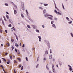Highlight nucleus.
Listing matches in <instances>:
<instances>
[{
	"mask_svg": "<svg viewBox=\"0 0 73 73\" xmlns=\"http://www.w3.org/2000/svg\"><path fill=\"white\" fill-rule=\"evenodd\" d=\"M44 16H45V17H47V16H50V17H53V16H52L51 15H48V14L47 13H46V14L44 15Z\"/></svg>",
	"mask_w": 73,
	"mask_h": 73,
	"instance_id": "nucleus-1",
	"label": "nucleus"
},
{
	"mask_svg": "<svg viewBox=\"0 0 73 73\" xmlns=\"http://www.w3.org/2000/svg\"><path fill=\"white\" fill-rule=\"evenodd\" d=\"M54 12H55V13H56V14H58H58L59 15H61V13H59V12H57V11H56V10H54Z\"/></svg>",
	"mask_w": 73,
	"mask_h": 73,
	"instance_id": "nucleus-2",
	"label": "nucleus"
},
{
	"mask_svg": "<svg viewBox=\"0 0 73 73\" xmlns=\"http://www.w3.org/2000/svg\"><path fill=\"white\" fill-rule=\"evenodd\" d=\"M68 66H69V67L70 68H69V70H70V71H72V67H71V66L68 65Z\"/></svg>",
	"mask_w": 73,
	"mask_h": 73,
	"instance_id": "nucleus-3",
	"label": "nucleus"
},
{
	"mask_svg": "<svg viewBox=\"0 0 73 73\" xmlns=\"http://www.w3.org/2000/svg\"><path fill=\"white\" fill-rule=\"evenodd\" d=\"M52 27H53L55 29L56 28V25H55V24H53L52 25Z\"/></svg>",
	"mask_w": 73,
	"mask_h": 73,
	"instance_id": "nucleus-4",
	"label": "nucleus"
},
{
	"mask_svg": "<svg viewBox=\"0 0 73 73\" xmlns=\"http://www.w3.org/2000/svg\"><path fill=\"white\" fill-rule=\"evenodd\" d=\"M14 35L16 37V38H17V39L18 40V37H17V36L15 34V33H14Z\"/></svg>",
	"mask_w": 73,
	"mask_h": 73,
	"instance_id": "nucleus-5",
	"label": "nucleus"
},
{
	"mask_svg": "<svg viewBox=\"0 0 73 73\" xmlns=\"http://www.w3.org/2000/svg\"><path fill=\"white\" fill-rule=\"evenodd\" d=\"M14 7L15 8V9H17V7L16 5H14Z\"/></svg>",
	"mask_w": 73,
	"mask_h": 73,
	"instance_id": "nucleus-6",
	"label": "nucleus"
},
{
	"mask_svg": "<svg viewBox=\"0 0 73 73\" xmlns=\"http://www.w3.org/2000/svg\"><path fill=\"white\" fill-rule=\"evenodd\" d=\"M48 19L51 20H53L52 18L51 17H48Z\"/></svg>",
	"mask_w": 73,
	"mask_h": 73,
	"instance_id": "nucleus-7",
	"label": "nucleus"
},
{
	"mask_svg": "<svg viewBox=\"0 0 73 73\" xmlns=\"http://www.w3.org/2000/svg\"><path fill=\"white\" fill-rule=\"evenodd\" d=\"M17 53L18 54H20V52L19 51V50H17Z\"/></svg>",
	"mask_w": 73,
	"mask_h": 73,
	"instance_id": "nucleus-8",
	"label": "nucleus"
},
{
	"mask_svg": "<svg viewBox=\"0 0 73 73\" xmlns=\"http://www.w3.org/2000/svg\"><path fill=\"white\" fill-rule=\"evenodd\" d=\"M52 55H50V56H49V58H50V59H52Z\"/></svg>",
	"mask_w": 73,
	"mask_h": 73,
	"instance_id": "nucleus-9",
	"label": "nucleus"
},
{
	"mask_svg": "<svg viewBox=\"0 0 73 73\" xmlns=\"http://www.w3.org/2000/svg\"><path fill=\"white\" fill-rule=\"evenodd\" d=\"M15 46L16 47L19 46V45H18L17 44V43H15Z\"/></svg>",
	"mask_w": 73,
	"mask_h": 73,
	"instance_id": "nucleus-10",
	"label": "nucleus"
},
{
	"mask_svg": "<svg viewBox=\"0 0 73 73\" xmlns=\"http://www.w3.org/2000/svg\"><path fill=\"white\" fill-rule=\"evenodd\" d=\"M14 13L15 14H16L17 13V11L16 10H14Z\"/></svg>",
	"mask_w": 73,
	"mask_h": 73,
	"instance_id": "nucleus-11",
	"label": "nucleus"
},
{
	"mask_svg": "<svg viewBox=\"0 0 73 73\" xmlns=\"http://www.w3.org/2000/svg\"><path fill=\"white\" fill-rule=\"evenodd\" d=\"M46 12V10H44L43 11V14H44Z\"/></svg>",
	"mask_w": 73,
	"mask_h": 73,
	"instance_id": "nucleus-12",
	"label": "nucleus"
},
{
	"mask_svg": "<svg viewBox=\"0 0 73 73\" xmlns=\"http://www.w3.org/2000/svg\"><path fill=\"white\" fill-rule=\"evenodd\" d=\"M2 69H3V71H4V73H7L5 71V70H4V68H2Z\"/></svg>",
	"mask_w": 73,
	"mask_h": 73,
	"instance_id": "nucleus-13",
	"label": "nucleus"
},
{
	"mask_svg": "<svg viewBox=\"0 0 73 73\" xmlns=\"http://www.w3.org/2000/svg\"><path fill=\"white\" fill-rule=\"evenodd\" d=\"M10 62V60H9L8 62H7V64H9V62Z\"/></svg>",
	"mask_w": 73,
	"mask_h": 73,
	"instance_id": "nucleus-14",
	"label": "nucleus"
},
{
	"mask_svg": "<svg viewBox=\"0 0 73 73\" xmlns=\"http://www.w3.org/2000/svg\"><path fill=\"white\" fill-rule=\"evenodd\" d=\"M55 8H56V9L58 10V11L59 9H58V8L57 7H56V6H55Z\"/></svg>",
	"mask_w": 73,
	"mask_h": 73,
	"instance_id": "nucleus-15",
	"label": "nucleus"
},
{
	"mask_svg": "<svg viewBox=\"0 0 73 73\" xmlns=\"http://www.w3.org/2000/svg\"><path fill=\"white\" fill-rule=\"evenodd\" d=\"M17 59L18 60H19V62H21V60L20 58H17Z\"/></svg>",
	"mask_w": 73,
	"mask_h": 73,
	"instance_id": "nucleus-16",
	"label": "nucleus"
},
{
	"mask_svg": "<svg viewBox=\"0 0 73 73\" xmlns=\"http://www.w3.org/2000/svg\"><path fill=\"white\" fill-rule=\"evenodd\" d=\"M2 59L4 61V62H6V60L5 59V58H2Z\"/></svg>",
	"mask_w": 73,
	"mask_h": 73,
	"instance_id": "nucleus-17",
	"label": "nucleus"
},
{
	"mask_svg": "<svg viewBox=\"0 0 73 73\" xmlns=\"http://www.w3.org/2000/svg\"><path fill=\"white\" fill-rule=\"evenodd\" d=\"M45 54H48V51H47V50H46V51H45Z\"/></svg>",
	"mask_w": 73,
	"mask_h": 73,
	"instance_id": "nucleus-18",
	"label": "nucleus"
},
{
	"mask_svg": "<svg viewBox=\"0 0 73 73\" xmlns=\"http://www.w3.org/2000/svg\"><path fill=\"white\" fill-rule=\"evenodd\" d=\"M27 27H28V28H29V29H31V27H30V26H29V25H28Z\"/></svg>",
	"mask_w": 73,
	"mask_h": 73,
	"instance_id": "nucleus-19",
	"label": "nucleus"
},
{
	"mask_svg": "<svg viewBox=\"0 0 73 73\" xmlns=\"http://www.w3.org/2000/svg\"><path fill=\"white\" fill-rule=\"evenodd\" d=\"M6 45H7V46H9V43H6Z\"/></svg>",
	"mask_w": 73,
	"mask_h": 73,
	"instance_id": "nucleus-20",
	"label": "nucleus"
},
{
	"mask_svg": "<svg viewBox=\"0 0 73 73\" xmlns=\"http://www.w3.org/2000/svg\"><path fill=\"white\" fill-rule=\"evenodd\" d=\"M66 19L68 20V21H69V18H68V17H66Z\"/></svg>",
	"mask_w": 73,
	"mask_h": 73,
	"instance_id": "nucleus-21",
	"label": "nucleus"
},
{
	"mask_svg": "<svg viewBox=\"0 0 73 73\" xmlns=\"http://www.w3.org/2000/svg\"><path fill=\"white\" fill-rule=\"evenodd\" d=\"M3 18H4V20H5V21H7L6 19L5 18V16H3Z\"/></svg>",
	"mask_w": 73,
	"mask_h": 73,
	"instance_id": "nucleus-22",
	"label": "nucleus"
},
{
	"mask_svg": "<svg viewBox=\"0 0 73 73\" xmlns=\"http://www.w3.org/2000/svg\"><path fill=\"white\" fill-rule=\"evenodd\" d=\"M6 17H7V19H9V16L8 15H6Z\"/></svg>",
	"mask_w": 73,
	"mask_h": 73,
	"instance_id": "nucleus-23",
	"label": "nucleus"
},
{
	"mask_svg": "<svg viewBox=\"0 0 73 73\" xmlns=\"http://www.w3.org/2000/svg\"><path fill=\"white\" fill-rule=\"evenodd\" d=\"M8 26H9V27H11V24H9V25Z\"/></svg>",
	"mask_w": 73,
	"mask_h": 73,
	"instance_id": "nucleus-24",
	"label": "nucleus"
},
{
	"mask_svg": "<svg viewBox=\"0 0 73 73\" xmlns=\"http://www.w3.org/2000/svg\"><path fill=\"white\" fill-rule=\"evenodd\" d=\"M48 64H47V65L46 66V68L48 70H49V68L47 67Z\"/></svg>",
	"mask_w": 73,
	"mask_h": 73,
	"instance_id": "nucleus-25",
	"label": "nucleus"
},
{
	"mask_svg": "<svg viewBox=\"0 0 73 73\" xmlns=\"http://www.w3.org/2000/svg\"><path fill=\"white\" fill-rule=\"evenodd\" d=\"M21 16H22V17H23V18L24 17V16L23 15V14H21Z\"/></svg>",
	"mask_w": 73,
	"mask_h": 73,
	"instance_id": "nucleus-26",
	"label": "nucleus"
},
{
	"mask_svg": "<svg viewBox=\"0 0 73 73\" xmlns=\"http://www.w3.org/2000/svg\"><path fill=\"white\" fill-rule=\"evenodd\" d=\"M70 35L71 36H72V37H73V34H72V33H70Z\"/></svg>",
	"mask_w": 73,
	"mask_h": 73,
	"instance_id": "nucleus-27",
	"label": "nucleus"
},
{
	"mask_svg": "<svg viewBox=\"0 0 73 73\" xmlns=\"http://www.w3.org/2000/svg\"><path fill=\"white\" fill-rule=\"evenodd\" d=\"M39 40L40 41H41V38H39Z\"/></svg>",
	"mask_w": 73,
	"mask_h": 73,
	"instance_id": "nucleus-28",
	"label": "nucleus"
},
{
	"mask_svg": "<svg viewBox=\"0 0 73 73\" xmlns=\"http://www.w3.org/2000/svg\"><path fill=\"white\" fill-rule=\"evenodd\" d=\"M36 32H37V33H39V30H38L37 29L36 30Z\"/></svg>",
	"mask_w": 73,
	"mask_h": 73,
	"instance_id": "nucleus-29",
	"label": "nucleus"
},
{
	"mask_svg": "<svg viewBox=\"0 0 73 73\" xmlns=\"http://www.w3.org/2000/svg\"><path fill=\"white\" fill-rule=\"evenodd\" d=\"M14 61L15 62H15V63H17V60H15Z\"/></svg>",
	"mask_w": 73,
	"mask_h": 73,
	"instance_id": "nucleus-30",
	"label": "nucleus"
},
{
	"mask_svg": "<svg viewBox=\"0 0 73 73\" xmlns=\"http://www.w3.org/2000/svg\"><path fill=\"white\" fill-rule=\"evenodd\" d=\"M5 5L6 6H8V4L7 3H5Z\"/></svg>",
	"mask_w": 73,
	"mask_h": 73,
	"instance_id": "nucleus-31",
	"label": "nucleus"
},
{
	"mask_svg": "<svg viewBox=\"0 0 73 73\" xmlns=\"http://www.w3.org/2000/svg\"><path fill=\"white\" fill-rule=\"evenodd\" d=\"M11 40L12 42H13L14 41V40L12 39V38L11 39Z\"/></svg>",
	"mask_w": 73,
	"mask_h": 73,
	"instance_id": "nucleus-32",
	"label": "nucleus"
},
{
	"mask_svg": "<svg viewBox=\"0 0 73 73\" xmlns=\"http://www.w3.org/2000/svg\"><path fill=\"white\" fill-rule=\"evenodd\" d=\"M44 5L45 6H47L48 5V4H44Z\"/></svg>",
	"mask_w": 73,
	"mask_h": 73,
	"instance_id": "nucleus-33",
	"label": "nucleus"
},
{
	"mask_svg": "<svg viewBox=\"0 0 73 73\" xmlns=\"http://www.w3.org/2000/svg\"><path fill=\"white\" fill-rule=\"evenodd\" d=\"M9 57H10V59H11V60H12V56H9Z\"/></svg>",
	"mask_w": 73,
	"mask_h": 73,
	"instance_id": "nucleus-34",
	"label": "nucleus"
},
{
	"mask_svg": "<svg viewBox=\"0 0 73 73\" xmlns=\"http://www.w3.org/2000/svg\"><path fill=\"white\" fill-rule=\"evenodd\" d=\"M54 22V21H52L51 22V24H52L53 23V22Z\"/></svg>",
	"mask_w": 73,
	"mask_h": 73,
	"instance_id": "nucleus-35",
	"label": "nucleus"
},
{
	"mask_svg": "<svg viewBox=\"0 0 73 73\" xmlns=\"http://www.w3.org/2000/svg\"><path fill=\"white\" fill-rule=\"evenodd\" d=\"M23 66H22V67H21V70H23Z\"/></svg>",
	"mask_w": 73,
	"mask_h": 73,
	"instance_id": "nucleus-36",
	"label": "nucleus"
},
{
	"mask_svg": "<svg viewBox=\"0 0 73 73\" xmlns=\"http://www.w3.org/2000/svg\"><path fill=\"white\" fill-rule=\"evenodd\" d=\"M52 49L50 50V53H52Z\"/></svg>",
	"mask_w": 73,
	"mask_h": 73,
	"instance_id": "nucleus-37",
	"label": "nucleus"
},
{
	"mask_svg": "<svg viewBox=\"0 0 73 73\" xmlns=\"http://www.w3.org/2000/svg\"><path fill=\"white\" fill-rule=\"evenodd\" d=\"M13 30H14V31H15V28H14V27H13Z\"/></svg>",
	"mask_w": 73,
	"mask_h": 73,
	"instance_id": "nucleus-38",
	"label": "nucleus"
},
{
	"mask_svg": "<svg viewBox=\"0 0 73 73\" xmlns=\"http://www.w3.org/2000/svg\"><path fill=\"white\" fill-rule=\"evenodd\" d=\"M21 66H22V65H21V64H20V65H19V68H20L21 67Z\"/></svg>",
	"mask_w": 73,
	"mask_h": 73,
	"instance_id": "nucleus-39",
	"label": "nucleus"
},
{
	"mask_svg": "<svg viewBox=\"0 0 73 73\" xmlns=\"http://www.w3.org/2000/svg\"><path fill=\"white\" fill-rule=\"evenodd\" d=\"M14 73H16V71H15V69L14 70Z\"/></svg>",
	"mask_w": 73,
	"mask_h": 73,
	"instance_id": "nucleus-40",
	"label": "nucleus"
},
{
	"mask_svg": "<svg viewBox=\"0 0 73 73\" xmlns=\"http://www.w3.org/2000/svg\"><path fill=\"white\" fill-rule=\"evenodd\" d=\"M26 12L27 14H28V12L27 11V10H26Z\"/></svg>",
	"mask_w": 73,
	"mask_h": 73,
	"instance_id": "nucleus-41",
	"label": "nucleus"
},
{
	"mask_svg": "<svg viewBox=\"0 0 73 73\" xmlns=\"http://www.w3.org/2000/svg\"><path fill=\"white\" fill-rule=\"evenodd\" d=\"M26 61H28V58L27 57H26Z\"/></svg>",
	"mask_w": 73,
	"mask_h": 73,
	"instance_id": "nucleus-42",
	"label": "nucleus"
},
{
	"mask_svg": "<svg viewBox=\"0 0 73 73\" xmlns=\"http://www.w3.org/2000/svg\"><path fill=\"white\" fill-rule=\"evenodd\" d=\"M53 72H55V70H54V69H53Z\"/></svg>",
	"mask_w": 73,
	"mask_h": 73,
	"instance_id": "nucleus-43",
	"label": "nucleus"
},
{
	"mask_svg": "<svg viewBox=\"0 0 73 73\" xmlns=\"http://www.w3.org/2000/svg\"><path fill=\"white\" fill-rule=\"evenodd\" d=\"M11 48H12V50H13V49H14V47L12 46Z\"/></svg>",
	"mask_w": 73,
	"mask_h": 73,
	"instance_id": "nucleus-44",
	"label": "nucleus"
},
{
	"mask_svg": "<svg viewBox=\"0 0 73 73\" xmlns=\"http://www.w3.org/2000/svg\"><path fill=\"white\" fill-rule=\"evenodd\" d=\"M42 27L43 28H44V25H42Z\"/></svg>",
	"mask_w": 73,
	"mask_h": 73,
	"instance_id": "nucleus-45",
	"label": "nucleus"
},
{
	"mask_svg": "<svg viewBox=\"0 0 73 73\" xmlns=\"http://www.w3.org/2000/svg\"><path fill=\"white\" fill-rule=\"evenodd\" d=\"M38 66V64H37V66H36V68H37Z\"/></svg>",
	"mask_w": 73,
	"mask_h": 73,
	"instance_id": "nucleus-46",
	"label": "nucleus"
},
{
	"mask_svg": "<svg viewBox=\"0 0 73 73\" xmlns=\"http://www.w3.org/2000/svg\"><path fill=\"white\" fill-rule=\"evenodd\" d=\"M62 6L63 7V9H64V5H63V4H62Z\"/></svg>",
	"mask_w": 73,
	"mask_h": 73,
	"instance_id": "nucleus-47",
	"label": "nucleus"
},
{
	"mask_svg": "<svg viewBox=\"0 0 73 73\" xmlns=\"http://www.w3.org/2000/svg\"><path fill=\"white\" fill-rule=\"evenodd\" d=\"M68 23L70 24H71L72 23V21H71L70 22H69Z\"/></svg>",
	"mask_w": 73,
	"mask_h": 73,
	"instance_id": "nucleus-48",
	"label": "nucleus"
},
{
	"mask_svg": "<svg viewBox=\"0 0 73 73\" xmlns=\"http://www.w3.org/2000/svg\"><path fill=\"white\" fill-rule=\"evenodd\" d=\"M54 64H52V68H53L54 67Z\"/></svg>",
	"mask_w": 73,
	"mask_h": 73,
	"instance_id": "nucleus-49",
	"label": "nucleus"
},
{
	"mask_svg": "<svg viewBox=\"0 0 73 73\" xmlns=\"http://www.w3.org/2000/svg\"><path fill=\"white\" fill-rule=\"evenodd\" d=\"M39 9H42V7H39Z\"/></svg>",
	"mask_w": 73,
	"mask_h": 73,
	"instance_id": "nucleus-50",
	"label": "nucleus"
},
{
	"mask_svg": "<svg viewBox=\"0 0 73 73\" xmlns=\"http://www.w3.org/2000/svg\"><path fill=\"white\" fill-rule=\"evenodd\" d=\"M15 51L16 52H17V49L15 48Z\"/></svg>",
	"mask_w": 73,
	"mask_h": 73,
	"instance_id": "nucleus-51",
	"label": "nucleus"
},
{
	"mask_svg": "<svg viewBox=\"0 0 73 73\" xmlns=\"http://www.w3.org/2000/svg\"><path fill=\"white\" fill-rule=\"evenodd\" d=\"M59 64H60V66H61L62 65L61 62H60V63H59Z\"/></svg>",
	"mask_w": 73,
	"mask_h": 73,
	"instance_id": "nucleus-52",
	"label": "nucleus"
},
{
	"mask_svg": "<svg viewBox=\"0 0 73 73\" xmlns=\"http://www.w3.org/2000/svg\"><path fill=\"white\" fill-rule=\"evenodd\" d=\"M8 53H5V55H6V56H7V55H8Z\"/></svg>",
	"mask_w": 73,
	"mask_h": 73,
	"instance_id": "nucleus-53",
	"label": "nucleus"
},
{
	"mask_svg": "<svg viewBox=\"0 0 73 73\" xmlns=\"http://www.w3.org/2000/svg\"><path fill=\"white\" fill-rule=\"evenodd\" d=\"M0 67H2V68H3V65H1V66H0Z\"/></svg>",
	"mask_w": 73,
	"mask_h": 73,
	"instance_id": "nucleus-54",
	"label": "nucleus"
},
{
	"mask_svg": "<svg viewBox=\"0 0 73 73\" xmlns=\"http://www.w3.org/2000/svg\"><path fill=\"white\" fill-rule=\"evenodd\" d=\"M2 32V30L0 29V32H1H1Z\"/></svg>",
	"mask_w": 73,
	"mask_h": 73,
	"instance_id": "nucleus-55",
	"label": "nucleus"
},
{
	"mask_svg": "<svg viewBox=\"0 0 73 73\" xmlns=\"http://www.w3.org/2000/svg\"><path fill=\"white\" fill-rule=\"evenodd\" d=\"M38 37L39 38H41V36H38Z\"/></svg>",
	"mask_w": 73,
	"mask_h": 73,
	"instance_id": "nucleus-56",
	"label": "nucleus"
},
{
	"mask_svg": "<svg viewBox=\"0 0 73 73\" xmlns=\"http://www.w3.org/2000/svg\"><path fill=\"white\" fill-rule=\"evenodd\" d=\"M2 24H3V25H4V22L3 20H2Z\"/></svg>",
	"mask_w": 73,
	"mask_h": 73,
	"instance_id": "nucleus-57",
	"label": "nucleus"
},
{
	"mask_svg": "<svg viewBox=\"0 0 73 73\" xmlns=\"http://www.w3.org/2000/svg\"><path fill=\"white\" fill-rule=\"evenodd\" d=\"M54 19L55 20H57V18H55Z\"/></svg>",
	"mask_w": 73,
	"mask_h": 73,
	"instance_id": "nucleus-58",
	"label": "nucleus"
},
{
	"mask_svg": "<svg viewBox=\"0 0 73 73\" xmlns=\"http://www.w3.org/2000/svg\"><path fill=\"white\" fill-rule=\"evenodd\" d=\"M43 60H46V58H43Z\"/></svg>",
	"mask_w": 73,
	"mask_h": 73,
	"instance_id": "nucleus-59",
	"label": "nucleus"
},
{
	"mask_svg": "<svg viewBox=\"0 0 73 73\" xmlns=\"http://www.w3.org/2000/svg\"><path fill=\"white\" fill-rule=\"evenodd\" d=\"M5 32H6V33H7V31L6 30H5Z\"/></svg>",
	"mask_w": 73,
	"mask_h": 73,
	"instance_id": "nucleus-60",
	"label": "nucleus"
},
{
	"mask_svg": "<svg viewBox=\"0 0 73 73\" xmlns=\"http://www.w3.org/2000/svg\"><path fill=\"white\" fill-rule=\"evenodd\" d=\"M24 47V44H23V47Z\"/></svg>",
	"mask_w": 73,
	"mask_h": 73,
	"instance_id": "nucleus-61",
	"label": "nucleus"
},
{
	"mask_svg": "<svg viewBox=\"0 0 73 73\" xmlns=\"http://www.w3.org/2000/svg\"><path fill=\"white\" fill-rule=\"evenodd\" d=\"M1 47H3V44H1Z\"/></svg>",
	"mask_w": 73,
	"mask_h": 73,
	"instance_id": "nucleus-62",
	"label": "nucleus"
},
{
	"mask_svg": "<svg viewBox=\"0 0 73 73\" xmlns=\"http://www.w3.org/2000/svg\"><path fill=\"white\" fill-rule=\"evenodd\" d=\"M1 63V61L0 60V63Z\"/></svg>",
	"mask_w": 73,
	"mask_h": 73,
	"instance_id": "nucleus-63",
	"label": "nucleus"
},
{
	"mask_svg": "<svg viewBox=\"0 0 73 73\" xmlns=\"http://www.w3.org/2000/svg\"><path fill=\"white\" fill-rule=\"evenodd\" d=\"M49 73H52V72L50 71V72H49Z\"/></svg>",
	"mask_w": 73,
	"mask_h": 73,
	"instance_id": "nucleus-64",
	"label": "nucleus"
}]
</instances>
